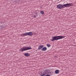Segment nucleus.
<instances>
[{
    "label": "nucleus",
    "instance_id": "2",
    "mask_svg": "<svg viewBox=\"0 0 76 76\" xmlns=\"http://www.w3.org/2000/svg\"><path fill=\"white\" fill-rule=\"evenodd\" d=\"M65 36H57L54 37L52 38V39L51 40L52 41H54L55 40H58L63 38H64Z\"/></svg>",
    "mask_w": 76,
    "mask_h": 76
},
{
    "label": "nucleus",
    "instance_id": "12",
    "mask_svg": "<svg viewBox=\"0 0 76 76\" xmlns=\"http://www.w3.org/2000/svg\"><path fill=\"white\" fill-rule=\"evenodd\" d=\"M47 46L48 47H50V45L49 44H48L47 45Z\"/></svg>",
    "mask_w": 76,
    "mask_h": 76
},
{
    "label": "nucleus",
    "instance_id": "4",
    "mask_svg": "<svg viewBox=\"0 0 76 76\" xmlns=\"http://www.w3.org/2000/svg\"><path fill=\"white\" fill-rule=\"evenodd\" d=\"M33 35V33L30 32H26L24 34H23L21 35V37H24V36H26L29 35V36H32Z\"/></svg>",
    "mask_w": 76,
    "mask_h": 76
},
{
    "label": "nucleus",
    "instance_id": "15",
    "mask_svg": "<svg viewBox=\"0 0 76 76\" xmlns=\"http://www.w3.org/2000/svg\"><path fill=\"white\" fill-rule=\"evenodd\" d=\"M34 18H35L36 17V16H35V15H34Z\"/></svg>",
    "mask_w": 76,
    "mask_h": 76
},
{
    "label": "nucleus",
    "instance_id": "1",
    "mask_svg": "<svg viewBox=\"0 0 76 76\" xmlns=\"http://www.w3.org/2000/svg\"><path fill=\"white\" fill-rule=\"evenodd\" d=\"M72 3L66 4L64 5H61V4H59L57 6V7L59 9H61L63 7L64 8V7H69L70 6H72Z\"/></svg>",
    "mask_w": 76,
    "mask_h": 76
},
{
    "label": "nucleus",
    "instance_id": "9",
    "mask_svg": "<svg viewBox=\"0 0 76 76\" xmlns=\"http://www.w3.org/2000/svg\"><path fill=\"white\" fill-rule=\"evenodd\" d=\"M22 0H15V3H18H18H19V2H20V1H22Z\"/></svg>",
    "mask_w": 76,
    "mask_h": 76
},
{
    "label": "nucleus",
    "instance_id": "8",
    "mask_svg": "<svg viewBox=\"0 0 76 76\" xmlns=\"http://www.w3.org/2000/svg\"><path fill=\"white\" fill-rule=\"evenodd\" d=\"M29 55H30V54L28 53H26L24 54V56L26 57H29Z\"/></svg>",
    "mask_w": 76,
    "mask_h": 76
},
{
    "label": "nucleus",
    "instance_id": "6",
    "mask_svg": "<svg viewBox=\"0 0 76 76\" xmlns=\"http://www.w3.org/2000/svg\"><path fill=\"white\" fill-rule=\"evenodd\" d=\"M44 47V45H40L39 46L38 50H41Z\"/></svg>",
    "mask_w": 76,
    "mask_h": 76
},
{
    "label": "nucleus",
    "instance_id": "10",
    "mask_svg": "<svg viewBox=\"0 0 76 76\" xmlns=\"http://www.w3.org/2000/svg\"><path fill=\"white\" fill-rule=\"evenodd\" d=\"M55 73L56 74H58L59 73V70H56L55 71Z\"/></svg>",
    "mask_w": 76,
    "mask_h": 76
},
{
    "label": "nucleus",
    "instance_id": "7",
    "mask_svg": "<svg viewBox=\"0 0 76 76\" xmlns=\"http://www.w3.org/2000/svg\"><path fill=\"white\" fill-rule=\"evenodd\" d=\"M47 50V48L46 47H44L42 48V51H46Z\"/></svg>",
    "mask_w": 76,
    "mask_h": 76
},
{
    "label": "nucleus",
    "instance_id": "5",
    "mask_svg": "<svg viewBox=\"0 0 76 76\" xmlns=\"http://www.w3.org/2000/svg\"><path fill=\"white\" fill-rule=\"evenodd\" d=\"M44 74L45 75H49V74H51V73H53L52 72H50L49 71V70L48 69H46L45 70L44 72Z\"/></svg>",
    "mask_w": 76,
    "mask_h": 76
},
{
    "label": "nucleus",
    "instance_id": "3",
    "mask_svg": "<svg viewBox=\"0 0 76 76\" xmlns=\"http://www.w3.org/2000/svg\"><path fill=\"white\" fill-rule=\"evenodd\" d=\"M32 49V48L31 47L29 48V47H23V48H21L20 49V51L23 52L24 51H27L28 50H31Z\"/></svg>",
    "mask_w": 76,
    "mask_h": 76
},
{
    "label": "nucleus",
    "instance_id": "13",
    "mask_svg": "<svg viewBox=\"0 0 76 76\" xmlns=\"http://www.w3.org/2000/svg\"><path fill=\"white\" fill-rule=\"evenodd\" d=\"M45 74H44V73L43 72V74H42L41 76H45Z\"/></svg>",
    "mask_w": 76,
    "mask_h": 76
},
{
    "label": "nucleus",
    "instance_id": "11",
    "mask_svg": "<svg viewBox=\"0 0 76 76\" xmlns=\"http://www.w3.org/2000/svg\"><path fill=\"white\" fill-rule=\"evenodd\" d=\"M40 13L41 14H42V15H43L44 14V11H40Z\"/></svg>",
    "mask_w": 76,
    "mask_h": 76
},
{
    "label": "nucleus",
    "instance_id": "14",
    "mask_svg": "<svg viewBox=\"0 0 76 76\" xmlns=\"http://www.w3.org/2000/svg\"><path fill=\"white\" fill-rule=\"evenodd\" d=\"M45 76H50V75L48 74H47Z\"/></svg>",
    "mask_w": 76,
    "mask_h": 76
},
{
    "label": "nucleus",
    "instance_id": "16",
    "mask_svg": "<svg viewBox=\"0 0 76 76\" xmlns=\"http://www.w3.org/2000/svg\"><path fill=\"white\" fill-rule=\"evenodd\" d=\"M74 41H75V40H74Z\"/></svg>",
    "mask_w": 76,
    "mask_h": 76
}]
</instances>
